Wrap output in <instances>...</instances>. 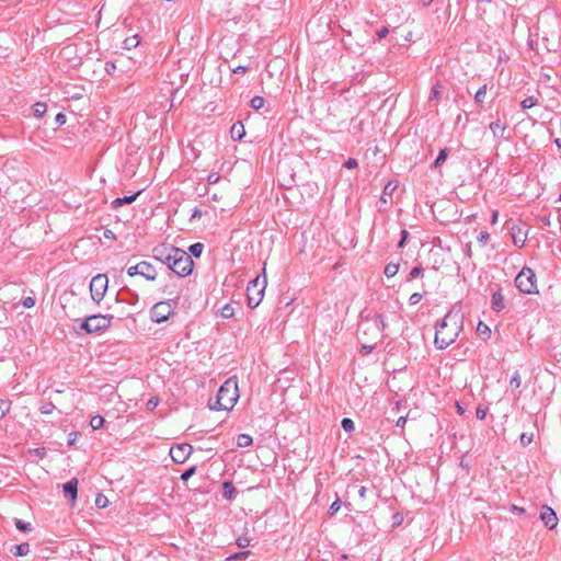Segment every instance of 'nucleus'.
<instances>
[{
	"label": "nucleus",
	"instance_id": "1",
	"mask_svg": "<svg viewBox=\"0 0 561 561\" xmlns=\"http://www.w3.org/2000/svg\"><path fill=\"white\" fill-rule=\"evenodd\" d=\"M461 329V317L458 313L448 312L436 327L435 345L439 350L448 347L456 341Z\"/></svg>",
	"mask_w": 561,
	"mask_h": 561
},
{
	"label": "nucleus",
	"instance_id": "2",
	"mask_svg": "<svg viewBox=\"0 0 561 561\" xmlns=\"http://www.w3.org/2000/svg\"><path fill=\"white\" fill-rule=\"evenodd\" d=\"M239 398L238 381L236 377L228 378L219 388L215 403H209L211 410L230 411Z\"/></svg>",
	"mask_w": 561,
	"mask_h": 561
},
{
	"label": "nucleus",
	"instance_id": "3",
	"mask_svg": "<svg viewBox=\"0 0 561 561\" xmlns=\"http://www.w3.org/2000/svg\"><path fill=\"white\" fill-rule=\"evenodd\" d=\"M168 268L173 271L179 276H187L193 270V260L184 250H171V260Z\"/></svg>",
	"mask_w": 561,
	"mask_h": 561
},
{
	"label": "nucleus",
	"instance_id": "4",
	"mask_svg": "<svg viewBox=\"0 0 561 561\" xmlns=\"http://www.w3.org/2000/svg\"><path fill=\"white\" fill-rule=\"evenodd\" d=\"M266 285L267 280L265 275L263 277L256 276L249 283L247 287V296L248 306L250 308H256L261 304Z\"/></svg>",
	"mask_w": 561,
	"mask_h": 561
},
{
	"label": "nucleus",
	"instance_id": "5",
	"mask_svg": "<svg viewBox=\"0 0 561 561\" xmlns=\"http://www.w3.org/2000/svg\"><path fill=\"white\" fill-rule=\"evenodd\" d=\"M515 286L523 294L531 295L538 293L535 272L529 267H523L515 277Z\"/></svg>",
	"mask_w": 561,
	"mask_h": 561
},
{
	"label": "nucleus",
	"instance_id": "6",
	"mask_svg": "<svg viewBox=\"0 0 561 561\" xmlns=\"http://www.w3.org/2000/svg\"><path fill=\"white\" fill-rule=\"evenodd\" d=\"M110 324V317L103 314H93L82 321L81 329L87 333H96L106 330Z\"/></svg>",
	"mask_w": 561,
	"mask_h": 561
},
{
	"label": "nucleus",
	"instance_id": "7",
	"mask_svg": "<svg viewBox=\"0 0 561 561\" xmlns=\"http://www.w3.org/2000/svg\"><path fill=\"white\" fill-rule=\"evenodd\" d=\"M107 286L108 279L107 276L104 274H98L91 279L90 293L93 301L99 304L104 298L105 293L107 290Z\"/></svg>",
	"mask_w": 561,
	"mask_h": 561
},
{
	"label": "nucleus",
	"instance_id": "8",
	"mask_svg": "<svg viewBox=\"0 0 561 561\" xmlns=\"http://www.w3.org/2000/svg\"><path fill=\"white\" fill-rule=\"evenodd\" d=\"M171 314H173V306L170 301L157 302L150 310L151 320L157 323L167 321Z\"/></svg>",
	"mask_w": 561,
	"mask_h": 561
},
{
	"label": "nucleus",
	"instance_id": "9",
	"mask_svg": "<svg viewBox=\"0 0 561 561\" xmlns=\"http://www.w3.org/2000/svg\"><path fill=\"white\" fill-rule=\"evenodd\" d=\"M192 446L188 444H180L170 448V456L176 463H183L192 454Z\"/></svg>",
	"mask_w": 561,
	"mask_h": 561
},
{
	"label": "nucleus",
	"instance_id": "10",
	"mask_svg": "<svg viewBox=\"0 0 561 561\" xmlns=\"http://www.w3.org/2000/svg\"><path fill=\"white\" fill-rule=\"evenodd\" d=\"M539 517L545 524V526L548 527L549 529H553L558 525V517L556 512L547 505L541 506Z\"/></svg>",
	"mask_w": 561,
	"mask_h": 561
},
{
	"label": "nucleus",
	"instance_id": "11",
	"mask_svg": "<svg viewBox=\"0 0 561 561\" xmlns=\"http://www.w3.org/2000/svg\"><path fill=\"white\" fill-rule=\"evenodd\" d=\"M176 249L175 247L158 245L153 249V257L168 265L171 260V250Z\"/></svg>",
	"mask_w": 561,
	"mask_h": 561
},
{
	"label": "nucleus",
	"instance_id": "12",
	"mask_svg": "<svg viewBox=\"0 0 561 561\" xmlns=\"http://www.w3.org/2000/svg\"><path fill=\"white\" fill-rule=\"evenodd\" d=\"M139 275L144 276L148 280H154L157 278V271L149 262L142 261L139 263Z\"/></svg>",
	"mask_w": 561,
	"mask_h": 561
},
{
	"label": "nucleus",
	"instance_id": "13",
	"mask_svg": "<svg viewBox=\"0 0 561 561\" xmlns=\"http://www.w3.org/2000/svg\"><path fill=\"white\" fill-rule=\"evenodd\" d=\"M78 491V480L71 479L67 483L64 484V493L65 496H70L71 500H76Z\"/></svg>",
	"mask_w": 561,
	"mask_h": 561
},
{
	"label": "nucleus",
	"instance_id": "14",
	"mask_svg": "<svg viewBox=\"0 0 561 561\" xmlns=\"http://www.w3.org/2000/svg\"><path fill=\"white\" fill-rule=\"evenodd\" d=\"M490 129H491L494 138H504L506 125L503 124L500 119H497L490 124Z\"/></svg>",
	"mask_w": 561,
	"mask_h": 561
},
{
	"label": "nucleus",
	"instance_id": "15",
	"mask_svg": "<svg viewBox=\"0 0 561 561\" xmlns=\"http://www.w3.org/2000/svg\"><path fill=\"white\" fill-rule=\"evenodd\" d=\"M141 193V191H138L137 193L124 197H117L112 202V208L117 209L118 207L125 205V204H131L137 196Z\"/></svg>",
	"mask_w": 561,
	"mask_h": 561
},
{
	"label": "nucleus",
	"instance_id": "16",
	"mask_svg": "<svg viewBox=\"0 0 561 561\" xmlns=\"http://www.w3.org/2000/svg\"><path fill=\"white\" fill-rule=\"evenodd\" d=\"M492 309L496 312L502 311L505 308L504 297L500 291H495L491 299Z\"/></svg>",
	"mask_w": 561,
	"mask_h": 561
},
{
	"label": "nucleus",
	"instance_id": "17",
	"mask_svg": "<svg viewBox=\"0 0 561 561\" xmlns=\"http://www.w3.org/2000/svg\"><path fill=\"white\" fill-rule=\"evenodd\" d=\"M230 135L233 140H241L245 135L243 124L241 122L234 123L230 128Z\"/></svg>",
	"mask_w": 561,
	"mask_h": 561
},
{
	"label": "nucleus",
	"instance_id": "18",
	"mask_svg": "<svg viewBox=\"0 0 561 561\" xmlns=\"http://www.w3.org/2000/svg\"><path fill=\"white\" fill-rule=\"evenodd\" d=\"M398 187V181L397 180H391L389 181L385 187H383V192H382V195L380 197V201L382 203H387V196H391L392 193L397 190Z\"/></svg>",
	"mask_w": 561,
	"mask_h": 561
},
{
	"label": "nucleus",
	"instance_id": "19",
	"mask_svg": "<svg viewBox=\"0 0 561 561\" xmlns=\"http://www.w3.org/2000/svg\"><path fill=\"white\" fill-rule=\"evenodd\" d=\"M11 552L15 557H24L30 552V545L27 542H23L16 546H13Z\"/></svg>",
	"mask_w": 561,
	"mask_h": 561
},
{
	"label": "nucleus",
	"instance_id": "20",
	"mask_svg": "<svg viewBox=\"0 0 561 561\" xmlns=\"http://www.w3.org/2000/svg\"><path fill=\"white\" fill-rule=\"evenodd\" d=\"M234 493H236V488L232 484V482L226 481L222 483V496L226 500H229V501L232 500Z\"/></svg>",
	"mask_w": 561,
	"mask_h": 561
},
{
	"label": "nucleus",
	"instance_id": "21",
	"mask_svg": "<svg viewBox=\"0 0 561 561\" xmlns=\"http://www.w3.org/2000/svg\"><path fill=\"white\" fill-rule=\"evenodd\" d=\"M253 443V439L248 434H239L237 437V445L238 447L245 448L251 446Z\"/></svg>",
	"mask_w": 561,
	"mask_h": 561
},
{
	"label": "nucleus",
	"instance_id": "22",
	"mask_svg": "<svg viewBox=\"0 0 561 561\" xmlns=\"http://www.w3.org/2000/svg\"><path fill=\"white\" fill-rule=\"evenodd\" d=\"M47 111V105L43 102H37L33 105V114L36 117H42Z\"/></svg>",
	"mask_w": 561,
	"mask_h": 561
},
{
	"label": "nucleus",
	"instance_id": "23",
	"mask_svg": "<svg viewBox=\"0 0 561 561\" xmlns=\"http://www.w3.org/2000/svg\"><path fill=\"white\" fill-rule=\"evenodd\" d=\"M399 271V264H396V263H389L386 265L385 267V275L390 278V277H393Z\"/></svg>",
	"mask_w": 561,
	"mask_h": 561
},
{
	"label": "nucleus",
	"instance_id": "24",
	"mask_svg": "<svg viewBox=\"0 0 561 561\" xmlns=\"http://www.w3.org/2000/svg\"><path fill=\"white\" fill-rule=\"evenodd\" d=\"M477 332L479 335L483 336V339H489L491 334L490 328L483 322L478 323Z\"/></svg>",
	"mask_w": 561,
	"mask_h": 561
},
{
	"label": "nucleus",
	"instance_id": "25",
	"mask_svg": "<svg viewBox=\"0 0 561 561\" xmlns=\"http://www.w3.org/2000/svg\"><path fill=\"white\" fill-rule=\"evenodd\" d=\"M104 417L101 416V415H94L91 420H90V425L93 430H99L101 428L103 425H104Z\"/></svg>",
	"mask_w": 561,
	"mask_h": 561
},
{
	"label": "nucleus",
	"instance_id": "26",
	"mask_svg": "<svg viewBox=\"0 0 561 561\" xmlns=\"http://www.w3.org/2000/svg\"><path fill=\"white\" fill-rule=\"evenodd\" d=\"M233 313H234V310H233V307L231 305H225L221 309H220V316L225 319H229L231 317H233Z\"/></svg>",
	"mask_w": 561,
	"mask_h": 561
},
{
	"label": "nucleus",
	"instance_id": "27",
	"mask_svg": "<svg viewBox=\"0 0 561 561\" xmlns=\"http://www.w3.org/2000/svg\"><path fill=\"white\" fill-rule=\"evenodd\" d=\"M485 95H486V85H483L474 94L476 102L479 104L483 103Z\"/></svg>",
	"mask_w": 561,
	"mask_h": 561
},
{
	"label": "nucleus",
	"instance_id": "28",
	"mask_svg": "<svg viewBox=\"0 0 561 561\" xmlns=\"http://www.w3.org/2000/svg\"><path fill=\"white\" fill-rule=\"evenodd\" d=\"M522 385V379H520V375L518 371H515L514 375L511 377V380H510V387L514 388V389H518Z\"/></svg>",
	"mask_w": 561,
	"mask_h": 561
},
{
	"label": "nucleus",
	"instance_id": "29",
	"mask_svg": "<svg viewBox=\"0 0 561 561\" xmlns=\"http://www.w3.org/2000/svg\"><path fill=\"white\" fill-rule=\"evenodd\" d=\"M537 104V99L534 96H528L525 100L522 101L520 105L524 110H528L534 107Z\"/></svg>",
	"mask_w": 561,
	"mask_h": 561
},
{
	"label": "nucleus",
	"instance_id": "30",
	"mask_svg": "<svg viewBox=\"0 0 561 561\" xmlns=\"http://www.w3.org/2000/svg\"><path fill=\"white\" fill-rule=\"evenodd\" d=\"M204 245L202 243H194L190 247V252L195 257H198L203 252Z\"/></svg>",
	"mask_w": 561,
	"mask_h": 561
},
{
	"label": "nucleus",
	"instance_id": "31",
	"mask_svg": "<svg viewBox=\"0 0 561 561\" xmlns=\"http://www.w3.org/2000/svg\"><path fill=\"white\" fill-rule=\"evenodd\" d=\"M264 99L262 96L256 95L251 100V107L254 110H260L264 106Z\"/></svg>",
	"mask_w": 561,
	"mask_h": 561
},
{
	"label": "nucleus",
	"instance_id": "32",
	"mask_svg": "<svg viewBox=\"0 0 561 561\" xmlns=\"http://www.w3.org/2000/svg\"><path fill=\"white\" fill-rule=\"evenodd\" d=\"M447 156H448L447 149L440 150L436 160L434 161V165L439 167L442 163H444L446 161Z\"/></svg>",
	"mask_w": 561,
	"mask_h": 561
},
{
	"label": "nucleus",
	"instance_id": "33",
	"mask_svg": "<svg viewBox=\"0 0 561 561\" xmlns=\"http://www.w3.org/2000/svg\"><path fill=\"white\" fill-rule=\"evenodd\" d=\"M341 425L345 432H352L355 428L354 422L348 417H344Z\"/></svg>",
	"mask_w": 561,
	"mask_h": 561
},
{
	"label": "nucleus",
	"instance_id": "34",
	"mask_svg": "<svg viewBox=\"0 0 561 561\" xmlns=\"http://www.w3.org/2000/svg\"><path fill=\"white\" fill-rule=\"evenodd\" d=\"M374 325L378 330L379 333H381L385 329V321L383 317L381 314H377L374 319Z\"/></svg>",
	"mask_w": 561,
	"mask_h": 561
},
{
	"label": "nucleus",
	"instance_id": "35",
	"mask_svg": "<svg viewBox=\"0 0 561 561\" xmlns=\"http://www.w3.org/2000/svg\"><path fill=\"white\" fill-rule=\"evenodd\" d=\"M138 44H139V42L137 39V36H131L124 41V47L126 49H131V48L136 47Z\"/></svg>",
	"mask_w": 561,
	"mask_h": 561
},
{
	"label": "nucleus",
	"instance_id": "36",
	"mask_svg": "<svg viewBox=\"0 0 561 561\" xmlns=\"http://www.w3.org/2000/svg\"><path fill=\"white\" fill-rule=\"evenodd\" d=\"M15 527L20 531H30L31 530V524L27 522H24L22 519H15Z\"/></svg>",
	"mask_w": 561,
	"mask_h": 561
},
{
	"label": "nucleus",
	"instance_id": "37",
	"mask_svg": "<svg viewBox=\"0 0 561 561\" xmlns=\"http://www.w3.org/2000/svg\"><path fill=\"white\" fill-rule=\"evenodd\" d=\"M108 500L103 494H99L95 499V505L100 508H104L107 506Z\"/></svg>",
	"mask_w": 561,
	"mask_h": 561
},
{
	"label": "nucleus",
	"instance_id": "38",
	"mask_svg": "<svg viewBox=\"0 0 561 561\" xmlns=\"http://www.w3.org/2000/svg\"><path fill=\"white\" fill-rule=\"evenodd\" d=\"M250 542H251V540H250V538H249V537H247V536H240V537L237 539V541H236V543H237V546H238L239 548H247L248 546H250Z\"/></svg>",
	"mask_w": 561,
	"mask_h": 561
},
{
	"label": "nucleus",
	"instance_id": "39",
	"mask_svg": "<svg viewBox=\"0 0 561 561\" xmlns=\"http://www.w3.org/2000/svg\"><path fill=\"white\" fill-rule=\"evenodd\" d=\"M282 181H278L279 186L289 188L294 185L295 178H280Z\"/></svg>",
	"mask_w": 561,
	"mask_h": 561
},
{
	"label": "nucleus",
	"instance_id": "40",
	"mask_svg": "<svg viewBox=\"0 0 561 561\" xmlns=\"http://www.w3.org/2000/svg\"><path fill=\"white\" fill-rule=\"evenodd\" d=\"M488 413V408L483 405H479L476 410V416L479 420H484Z\"/></svg>",
	"mask_w": 561,
	"mask_h": 561
},
{
	"label": "nucleus",
	"instance_id": "41",
	"mask_svg": "<svg viewBox=\"0 0 561 561\" xmlns=\"http://www.w3.org/2000/svg\"><path fill=\"white\" fill-rule=\"evenodd\" d=\"M341 505H342L341 501H340L339 499H337V500H335V501L330 505V507H329V514H330V515H334L335 513H337V512H339V510L341 508Z\"/></svg>",
	"mask_w": 561,
	"mask_h": 561
},
{
	"label": "nucleus",
	"instance_id": "42",
	"mask_svg": "<svg viewBox=\"0 0 561 561\" xmlns=\"http://www.w3.org/2000/svg\"><path fill=\"white\" fill-rule=\"evenodd\" d=\"M250 551L237 552L228 558V560H244L249 557Z\"/></svg>",
	"mask_w": 561,
	"mask_h": 561
},
{
	"label": "nucleus",
	"instance_id": "43",
	"mask_svg": "<svg viewBox=\"0 0 561 561\" xmlns=\"http://www.w3.org/2000/svg\"><path fill=\"white\" fill-rule=\"evenodd\" d=\"M439 94H440V84L437 83L432 88L430 101L438 99Z\"/></svg>",
	"mask_w": 561,
	"mask_h": 561
},
{
	"label": "nucleus",
	"instance_id": "44",
	"mask_svg": "<svg viewBox=\"0 0 561 561\" xmlns=\"http://www.w3.org/2000/svg\"><path fill=\"white\" fill-rule=\"evenodd\" d=\"M54 409H55L54 403H51V402H47V403H45V404H43V405L41 407V412H42L43 414H50V413H53Z\"/></svg>",
	"mask_w": 561,
	"mask_h": 561
},
{
	"label": "nucleus",
	"instance_id": "45",
	"mask_svg": "<svg viewBox=\"0 0 561 561\" xmlns=\"http://www.w3.org/2000/svg\"><path fill=\"white\" fill-rule=\"evenodd\" d=\"M196 471V467H191L181 474V480L187 481Z\"/></svg>",
	"mask_w": 561,
	"mask_h": 561
},
{
	"label": "nucleus",
	"instance_id": "46",
	"mask_svg": "<svg viewBox=\"0 0 561 561\" xmlns=\"http://www.w3.org/2000/svg\"><path fill=\"white\" fill-rule=\"evenodd\" d=\"M490 239V234L489 232L486 231H481L478 236V242L481 244V245H484Z\"/></svg>",
	"mask_w": 561,
	"mask_h": 561
},
{
	"label": "nucleus",
	"instance_id": "47",
	"mask_svg": "<svg viewBox=\"0 0 561 561\" xmlns=\"http://www.w3.org/2000/svg\"><path fill=\"white\" fill-rule=\"evenodd\" d=\"M531 442H533V434L523 433L520 435L522 445L526 446V445H529Z\"/></svg>",
	"mask_w": 561,
	"mask_h": 561
},
{
	"label": "nucleus",
	"instance_id": "48",
	"mask_svg": "<svg viewBox=\"0 0 561 561\" xmlns=\"http://www.w3.org/2000/svg\"><path fill=\"white\" fill-rule=\"evenodd\" d=\"M421 299H422V295L419 293H414L410 296L409 302H410V305H416L421 301Z\"/></svg>",
	"mask_w": 561,
	"mask_h": 561
},
{
	"label": "nucleus",
	"instance_id": "49",
	"mask_svg": "<svg viewBox=\"0 0 561 561\" xmlns=\"http://www.w3.org/2000/svg\"><path fill=\"white\" fill-rule=\"evenodd\" d=\"M22 305L24 308L30 309V308L34 307L35 300L32 297H25L22 301Z\"/></svg>",
	"mask_w": 561,
	"mask_h": 561
},
{
	"label": "nucleus",
	"instance_id": "50",
	"mask_svg": "<svg viewBox=\"0 0 561 561\" xmlns=\"http://www.w3.org/2000/svg\"><path fill=\"white\" fill-rule=\"evenodd\" d=\"M55 122H56V124H57L58 126H61V125L66 124V122H67V117H66V115H65V114H62V113H58V114L56 115V117H55Z\"/></svg>",
	"mask_w": 561,
	"mask_h": 561
},
{
	"label": "nucleus",
	"instance_id": "51",
	"mask_svg": "<svg viewBox=\"0 0 561 561\" xmlns=\"http://www.w3.org/2000/svg\"><path fill=\"white\" fill-rule=\"evenodd\" d=\"M9 410V403L7 401H0V419L4 416L5 412Z\"/></svg>",
	"mask_w": 561,
	"mask_h": 561
},
{
	"label": "nucleus",
	"instance_id": "52",
	"mask_svg": "<svg viewBox=\"0 0 561 561\" xmlns=\"http://www.w3.org/2000/svg\"><path fill=\"white\" fill-rule=\"evenodd\" d=\"M139 263L134 265V266H130L128 270H127V274L129 276H135V275H139Z\"/></svg>",
	"mask_w": 561,
	"mask_h": 561
},
{
	"label": "nucleus",
	"instance_id": "53",
	"mask_svg": "<svg viewBox=\"0 0 561 561\" xmlns=\"http://www.w3.org/2000/svg\"><path fill=\"white\" fill-rule=\"evenodd\" d=\"M422 272V267L421 266H415L411 270L410 272V277L411 278H416Z\"/></svg>",
	"mask_w": 561,
	"mask_h": 561
},
{
	"label": "nucleus",
	"instance_id": "54",
	"mask_svg": "<svg viewBox=\"0 0 561 561\" xmlns=\"http://www.w3.org/2000/svg\"><path fill=\"white\" fill-rule=\"evenodd\" d=\"M345 168L347 169H354L357 167V160L356 159H353V158H350L346 162H345Z\"/></svg>",
	"mask_w": 561,
	"mask_h": 561
},
{
	"label": "nucleus",
	"instance_id": "55",
	"mask_svg": "<svg viewBox=\"0 0 561 561\" xmlns=\"http://www.w3.org/2000/svg\"><path fill=\"white\" fill-rule=\"evenodd\" d=\"M103 237H104L105 239H108V240H115V239H116L115 233H114L112 230H110V229H105V230H104V232H103Z\"/></svg>",
	"mask_w": 561,
	"mask_h": 561
},
{
	"label": "nucleus",
	"instance_id": "56",
	"mask_svg": "<svg viewBox=\"0 0 561 561\" xmlns=\"http://www.w3.org/2000/svg\"><path fill=\"white\" fill-rule=\"evenodd\" d=\"M401 234H402L401 240L398 243L399 248H403L404 247L407 238H408V231L402 230Z\"/></svg>",
	"mask_w": 561,
	"mask_h": 561
},
{
	"label": "nucleus",
	"instance_id": "57",
	"mask_svg": "<svg viewBox=\"0 0 561 561\" xmlns=\"http://www.w3.org/2000/svg\"><path fill=\"white\" fill-rule=\"evenodd\" d=\"M201 216H202V211L197 207H195L192 211L190 220L193 221L196 218H201Z\"/></svg>",
	"mask_w": 561,
	"mask_h": 561
},
{
	"label": "nucleus",
	"instance_id": "58",
	"mask_svg": "<svg viewBox=\"0 0 561 561\" xmlns=\"http://www.w3.org/2000/svg\"><path fill=\"white\" fill-rule=\"evenodd\" d=\"M388 33H389L388 28L382 27L381 30L378 31L377 35L381 39V38L386 37Z\"/></svg>",
	"mask_w": 561,
	"mask_h": 561
},
{
	"label": "nucleus",
	"instance_id": "59",
	"mask_svg": "<svg viewBox=\"0 0 561 561\" xmlns=\"http://www.w3.org/2000/svg\"><path fill=\"white\" fill-rule=\"evenodd\" d=\"M407 422V417L405 416H400L398 420H397V426L399 427H403L404 424Z\"/></svg>",
	"mask_w": 561,
	"mask_h": 561
},
{
	"label": "nucleus",
	"instance_id": "60",
	"mask_svg": "<svg viewBox=\"0 0 561 561\" xmlns=\"http://www.w3.org/2000/svg\"><path fill=\"white\" fill-rule=\"evenodd\" d=\"M245 71H247V67H244V66H238L237 68L233 69L234 73H244Z\"/></svg>",
	"mask_w": 561,
	"mask_h": 561
},
{
	"label": "nucleus",
	"instance_id": "61",
	"mask_svg": "<svg viewBox=\"0 0 561 561\" xmlns=\"http://www.w3.org/2000/svg\"><path fill=\"white\" fill-rule=\"evenodd\" d=\"M497 217H499V211H497V210H494V211L492 213V217H491V224H492V225L496 224V221H497Z\"/></svg>",
	"mask_w": 561,
	"mask_h": 561
},
{
	"label": "nucleus",
	"instance_id": "62",
	"mask_svg": "<svg viewBox=\"0 0 561 561\" xmlns=\"http://www.w3.org/2000/svg\"><path fill=\"white\" fill-rule=\"evenodd\" d=\"M366 492H367V489L365 486H360L359 490H358V495L360 497H365L366 496Z\"/></svg>",
	"mask_w": 561,
	"mask_h": 561
},
{
	"label": "nucleus",
	"instance_id": "63",
	"mask_svg": "<svg viewBox=\"0 0 561 561\" xmlns=\"http://www.w3.org/2000/svg\"><path fill=\"white\" fill-rule=\"evenodd\" d=\"M77 433H71L70 436H73V437H70L69 440H68V444L69 445H72L77 438Z\"/></svg>",
	"mask_w": 561,
	"mask_h": 561
},
{
	"label": "nucleus",
	"instance_id": "64",
	"mask_svg": "<svg viewBox=\"0 0 561 561\" xmlns=\"http://www.w3.org/2000/svg\"><path fill=\"white\" fill-rule=\"evenodd\" d=\"M512 511H513V512H518V513H520V514L525 512V510H524V508L518 507V506H516V505H513V506H512Z\"/></svg>",
	"mask_w": 561,
	"mask_h": 561
}]
</instances>
